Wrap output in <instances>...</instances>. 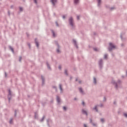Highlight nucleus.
<instances>
[{
  "label": "nucleus",
  "mask_w": 127,
  "mask_h": 127,
  "mask_svg": "<svg viewBox=\"0 0 127 127\" xmlns=\"http://www.w3.org/2000/svg\"><path fill=\"white\" fill-rule=\"evenodd\" d=\"M35 43L36 45V47L38 48V47H39V43H38V41H37V38L35 39Z\"/></svg>",
  "instance_id": "obj_11"
},
{
  "label": "nucleus",
  "mask_w": 127,
  "mask_h": 127,
  "mask_svg": "<svg viewBox=\"0 0 127 127\" xmlns=\"http://www.w3.org/2000/svg\"><path fill=\"white\" fill-rule=\"evenodd\" d=\"M59 69L60 70H61V65H59Z\"/></svg>",
  "instance_id": "obj_45"
},
{
  "label": "nucleus",
  "mask_w": 127,
  "mask_h": 127,
  "mask_svg": "<svg viewBox=\"0 0 127 127\" xmlns=\"http://www.w3.org/2000/svg\"><path fill=\"white\" fill-rule=\"evenodd\" d=\"M55 43L56 45L58 47L56 51L57 53H61V51H60V45H59V44L58 43V41H55Z\"/></svg>",
  "instance_id": "obj_2"
},
{
  "label": "nucleus",
  "mask_w": 127,
  "mask_h": 127,
  "mask_svg": "<svg viewBox=\"0 0 127 127\" xmlns=\"http://www.w3.org/2000/svg\"><path fill=\"white\" fill-rule=\"evenodd\" d=\"M57 102L58 104H60L61 103L60 97L59 96H57Z\"/></svg>",
  "instance_id": "obj_10"
},
{
  "label": "nucleus",
  "mask_w": 127,
  "mask_h": 127,
  "mask_svg": "<svg viewBox=\"0 0 127 127\" xmlns=\"http://www.w3.org/2000/svg\"><path fill=\"white\" fill-rule=\"evenodd\" d=\"M103 104H100V106L101 107V108H102V107H103Z\"/></svg>",
  "instance_id": "obj_51"
},
{
  "label": "nucleus",
  "mask_w": 127,
  "mask_h": 127,
  "mask_svg": "<svg viewBox=\"0 0 127 127\" xmlns=\"http://www.w3.org/2000/svg\"><path fill=\"white\" fill-rule=\"evenodd\" d=\"M9 124H10V125H11V124H12V119H11L9 121Z\"/></svg>",
  "instance_id": "obj_32"
},
{
  "label": "nucleus",
  "mask_w": 127,
  "mask_h": 127,
  "mask_svg": "<svg viewBox=\"0 0 127 127\" xmlns=\"http://www.w3.org/2000/svg\"><path fill=\"white\" fill-rule=\"evenodd\" d=\"M51 2L52 3L53 6H55V4L57 3V0H51Z\"/></svg>",
  "instance_id": "obj_7"
},
{
  "label": "nucleus",
  "mask_w": 127,
  "mask_h": 127,
  "mask_svg": "<svg viewBox=\"0 0 127 127\" xmlns=\"http://www.w3.org/2000/svg\"><path fill=\"white\" fill-rule=\"evenodd\" d=\"M21 59H22V58L21 57H20L19 58V62H21Z\"/></svg>",
  "instance_id": "obj_33"
},
{
  "label": "nucleus",
  "mask_w": 127,
  "mask_h": 127,
  "mask_svg": "<svg viewBox=\"0 0 127 127\" xmlns=\"http://www.w3.org/2000/svg\"><path fill=\"white\" fill-rule=\"evenodd\" d=\"M114 105H117V102L114 101Z\"/></svg>",
  "instance_id": "obj_47"
},
{
  "label": "nucleus",
  "mask_w": 127,
  "mask_h": 127,
  "mask_svg": "<svg viewBox=\"0 0 127 127\" xmlns=\"http://www.w3.org/2000/svg\"><path fill=\"white\" fill-rule=\"evenodd\" d=\"M76 100H77V98H74V101H76Z\"/></svg>",
  "instance_id": "obj_55"
},
{
  "label": "nucleus",
  "mask_w": 127,
  "mask_h": 127,
  "mask_svg": "<svg viewBox=\"0 0 127 127\" xmlns=\"http://www.w3.org/2000/svg\"><path fill=\"white\" fill-rule=\"evenodd\" d=\"M82 106H83V107H85V102L82 101Z\"/></svg>",
  "instance_id": "obj_34"
},
{
  "label": "nucleus",
  "mask_w": 127,
  "mask_h": 127,
  "mask_svg": "<svg viewBox=\"0 0 127 127\" xmlns=\"http://www.w3.org/2000/svg\"><path fill=\"white\" fill-rule=\"evenodd\" d=\"M59 88L61 91V93H62V92H63V89L62 88V84H59Z\"/></svg>",
  "instance_id": "obj_15"
},
{
  "label": "nucleus",
  "mask_w": 127,
  "mask_h": 127,
  "mask_svg": "<svg viewBox=\"0 0 127 127\" xmlns=\"http://www.w3.org/2000/svg\"><path fill=\"white\" fill-rule=\"evenodd\" d=\"M8 15H9V12H8Z\"/></svg>",
  "instance_id": "obj_59"
},
{
  "label": "nucleus",
  "mask_w": 127,
  "mask_h": 127,
  "mask_svg": "<svg viewBox=\"0 0 127 127\" xmlns=\"http://www.w3.org/2000/svg\"><path fill=\"white\" fill-rule=\"evenodd\" d=\"M73 43H74V46L76 48H78V45H77V42L75 40H73Z\"/></svg>",
  "instance_id": "obj_12"
},
{
  "label": "nucleus",
  "mask_w": 127,
  "mask_h": 127,
  "mask_svg": "<svg viewBox=\"0 0 127 127\" xmlns=\"http://www.w3.org/2000/svg\"><path fill=\"white\" fill-rule=\"evenodd\" d=\"M63 110L64 111H67V107L65 106L63 107Z\"/></svg>",
  "instance_id": "obj_28"
},
{
  "label": "nucleus",
  "mask_w": 127,
  "mask_h": 127,
  "mask_svg": "<svg viewBox=\"0 0 127 127\" xmlns=\"http://www.w3.org/2000/svg\"><path fill=\"white\" fill-rule=\"evenodd\" d=\"M107 101V99L106 98V97H104L103 98V102H106Z\"/></svg>",
  "instance_id": "obj_35"
},
{
  "label": "nucleus",
  "mask_w": 127,
  "mask_h": 127,
  "mask_svg": "<svg viewBox=\"0 0 127 127\" xmlns=\"http://www.w3.org/2000/svg\"><path fill=\"white\" fill-rule=\"evenodd\" d=\"M124 117H125V118H127V113H124Z\"/></svg>",
  "instance_id": "obj_38"
},
{
  "label": "nucleus",
  "mask_w": 127,
  "mask_h": 127,
  "mask_svg": "<svg viewBox=\"0 0 127 127\" xmlns=\"http://www.w3.org/2000/svg\"><path fill=\"white\" fill-rule=\"evenodd\" d=\"M93 110L97 112L98 113L99 111L98 110V106L96 105L94 108H93Z\"/></svg>",
  "instance_id": "obj_13"
},
{
  "label": "nucleus",
  "mask_w": 127,
  "mask_h": 127,
  "mask_svg": "<svg viewBox=\"0 0 127 127\" xmlns=\"http://www.w3.org/2000/svg\"><path fill=\"white\" fill-rule=\"evenodd\" d=\"M56 26H59V24H58V22L57 21H56Z\"/></svg>",
  "instance_id": "obj_36"
},
{
  "label": "nucleus",
  "mask_w": 127,
  "mask_h": 127,
  "mask_svg": "<svg viewBox=\"0 0 127 127\" xmlns=\"http://www.w3.org/2000/svg\"><path fill=\"white\" fill-rule=\"evenodd\" d=\"M92 125L93 126V127H97V124L95 123H92Z\"/></svg>",
  "instance_id": "obj_40"
},
{
  "label": "nucleus",
  "mask_w": 127,
  "mask_h": 127,
  "mask_svg": "<svg viewBox=\"0 0 127 127\" xmlns=\"http://www.w3.org/2000/svg\"><path fill=\"white\" fill-rule=\"evenodd\" d=\"M115 9V7H114L110 8L111 10H112V9Z\"/></svg>",
  "instance_id": "obj_44"
},
{
  "label": "nucleus",
  "mask_w": 127,
  "mask_h": 127,
  "mask_svg": "<svg viewBox=\"0 0 127 127\" xmlns=\"http://www.w3.org/2000/svg\"><path fill=\"white\" fill-rule=\"evenodd\" d=\"M75 81L77 82V81H78V78H76Z\"/></svg>",
  "instance_id": "obj_56"
},
{
  "label": "nucleus",
  "mask_w": 127,
  "mask_h": 127,
  "mask_svg": "<svg viewBox=\"0 0 127 127\" xmlns=\"http://www.w3.org/2000/svg\"><path fill=\"white\" fill-rule=\"evenodd\" d=\"M94 35H96V33H94Z\"/></svg>",
  "instance_id": "obj_57"
},
{
  "label": "nucleus",
  "mask_w": 127,
  "mask_h": 127,
  "mask_svg": "<svg viewBox=\"0 0 127 127\" xmlns=\"http://www.w3.org/2000/svg\"><path fill=\"white\" fill-rule=\"evenodd\" d=\"M6 76H7L6 72H5V77H6Z\"/></svg>",
  "instance_id": "obj_53"
},
{
  "label": "nucleus",
  "mask_w": 127,
  "mask_h": 127,
  "mask_svg": "<svg viewBox=\"0 0 127 127\" xmlns=\"http://www.w3.org/2000/svg\"><path fill=\"white\" fill-rule=\"evenodd\" d=\"M8 99L9 102H10V100L11 99V91L10 89L8 90Z\"/></svg>",
  "instance_id": "obj_5"
},
{
  "label": "nucleus",
  "mask_w": 127,
  "mask_h": 127,
  "mask_svg": "<svg viewBox=\"0 0 127 127\" xmlns=\"http://www.w3.org/2000/svg\"><path fill=\"white\" fill-rule=\"evenodd\" d=\"M47 123L48 127H50V125H49V124H51L52 123V120H51V119H49L47 120Z\"/></svg>",
  "instance_id": "obj_9"
},
{
  "label": "nucleus",
  "mask_w": 127,
  "mask_h": 127,
  "mask_svg": "<svg viewBox=\"0 0 127 127\" xmlns=\"http://www.w3.org/2000/svg\"><path fill=\"white\" fill-rule=\"evenodd\" d=\"M11 8H13V5H11Z\"/></svg>",
  "instance_id": "obj_54"
},
{
  "label": "nucleus",
  "mask_w": 127,
  "mask_h": 127,
  "mask_svg": "<svg viewBox=\"0 0 127 127\" xmlns=\"http://www.w3.org/2000/svg\"><path fill=\"white\" fill-rule=\"evenodd\" d=\"M78 89L80 93H81V94H82V95H84V91H83V89H82V88L81 87L79 88Z\"/></svg>",
  "instance_id": "obj_16"
},
{
  "label": "nucleus",
  "mask_w": 127,
  "mask_h": 127,
  "mask_svg": "<svg viewBox=\"0 0 127 127\" xmlns=\"http://www.w3.org/2000/svg\"><path fill=\"white\" fill-rule=\"evenodd\" d=\"M93 83L94 84H95V85L97 84V79L96 78V77L93 78Z\"/></svg>",
  "instance_id": "obj_19"
},
{
  "label": "nucleus",
  "mask_w": 127,
  "mask_h": 127,
  "mask_svg": "<svg viewBox=\"0 0 127 127\" xmlns=\"http://www.w3.org/2000/svg\"><path fill=\"white\" fill-rule=\"evenodd\" d=\"M81 112H82L83 115H85V116H86V117H88V112H87L86 111V110L82 109L81 110Z\"/></svg>",
  "instance_id": "obj_8"
},
{
  "label": "nucleus",
  "mask_w": 127,
  "mask_h": 127,
  "mask_svg": "<svg viewBox=\"0 0 127 127\" xmlns=\"http://www.w3.org/2000/svg\"><path fill=\"white\" fill-rule=\"evenodd\" d=\"M79 84H81L82 83V81L81 80H78Z\"/></svg>",
  "instance_id": "obj_46"
},
{
  "label": "nucleus",
  "mask_w": 127,
  "mask_h": 127,
  "mask_svg": "<svg viewBox=\"0 0 127 127\" xmlns=\"http://www.w3.org/2000/svg\"><path fill=\"white\" fill-rule=\"evenodd\" d=\"M14 117H16V110H15Z\"/></svg>",
  "instance_id": "obj_41"
},
{
  "label": "nucleus",
  "mask_w": 127,
  "mask_h": 127,
  "mask_svg": "<svg viewBox=\"0 0 127 127\" xmlns=\"http://www.w3.org/2000/svg\"><path fill=\"white\" fill-rule=\"evenodd\" d=\"M116 48V46L113 44L112 43H109V47H108V50L109 51L111 52L112 51L113 49H115Z\"/></svg>",
  "instance_id": "obj_3"
},
{
  "label": "nucleus",
  "mask_w": 127,
  "mask_h": 127,
  "mask_svg": "<svg viewBox=\"0 0 127 127\" xmlns=\"http://www.w3.org/2000/svg\"><path fill=\"white\" fill-rule=\"evenodd\" d=\"M98 1V6H100L101 5V0H97Z\"/></svg>",
  "instance_id": "obj_21"
},
{
  "label": "nucleus",
  "mask_w": 127,
  "mask_h": 127,
  "mask_svg": "<svg viewBox=\"0 0 127 127\" xmlns=\"http://www.w3.org/2000/svg\"><path fill=\"white\" fill-rule=\"evenodd\" d=\"M104 58V59H107V58H108V55L105 54Z\"/></svg>",
  "instance_id": "obj_27"
},
{
  "label": "nucleus",
  "mask_w": 127,
  "mask_h": 127,
  "mask_svg": "<svg viewBox=\"0 0 127 127\" xmlns=\"http://www.w3.org/2000/svg\"><path fill=\"white\" fill-rule=\"evenodd\" d=\"M105 122V120L103 118L101 119V123H104Z\"/></svg>",
  "instance_id": "obj_29"
},
{
  "label": "nucleus",
  "mask_w": 127,
  "mask_h": 127,
  "mask_svg": "<svg viewBox=\"0 0 127 127\" xmlns=\"http://www.w3.org/2000/svg\"><path fill=\"white\" fill-rule=\"evenodd\" d=\"M122 83V81H121V80L119 79L118 80V85H121V83Z\"/></svg>",
  "instance_id": "obj_26"
},
{
  "label": "nucleus",
  "mask_w": 127,
  "mask_h": 127,
  "mask_svg": "<svg viewBox=\"0 0 127 127\" xmlns=\"http://www.w3.org/2000/svg\"><path fill=\"white\" fill-rule=\"evenodd\" d=\"M93 50H94V51H98V49H97V48H94Z\"/></svg>",
  "instance_id": "obj_37"
},
{
  "label": "nucleus",
  "mask_w": 127,
  "mask_h": 127,
  "mask_svg": "<svg viewBox=\"0 0 127 127\" xmlns=\"http://www.w3.org/2000/svg\"><path fill=\"white\" fill-rule=\"evenodd\" d=\"M34 2L36 3V4H37V0H34Z\"/></svg>",
  "instance_id": "obj_39"
},
{
  "label": "nucleus",
  "mask_w": 127,
  "mask_h": 127,
  "mask_svg": "<svg viewBox=\"0 0 127 127\" xmlns=\"http://www.w3.org/2000/svg\"><path fill=\"white\" fill-rule=\"evenodd\" d=\"M53 88L54 89H55L56 92H57V87L56 86H53Z\"/></svg>",
  "instance_id": "obj_31"
},
{
  "label": "nucleus",
  "mask_w": 127,
  "mask_h": 127,
  "mask_svg": "<svg viewBox=\"0 0 127 127\" xmlns=\"http://www.w3.org/2000/svg\"><path fill=\"white\" fill-rule=\"evenodd\" d=\"M52 33L53 34V37H56V34H55V32L53 30H51Z\"/></svg>",
  "instance_id": "obj_17"
},
{
  "label": "nucleus",
  "mask_w": 127,
  "mask_h": 127,
  "mask_svg": "<svg viewBox=\"0 0 127 127\" xmlns=\"http://www.w3.org/2000/svg\"><path fill=\"white\" fill-rule=\"evenodd\" d=\"M77 19L79 20V19H80V16H77Z\"/></svg>",
  "instance_id": "obj_42"
},
{
  "label": "nucleus",
  "mask_w": 127,
  "mask_h": 127,
  "mask_svg": "<svg viewBox=\"0 0 127 127\" xmlns=\"http://www.w3.org/2000/svg\"><path fill=\"white\" fill-rule=\"evenodd\" d=\"M120 37H121V39H123V35L122 34L121 35Z\"/></svg>",
  "instance_id": "obj_49"
},
{
  "label": "nucleus",
  "mask_w": 127,
  "mask_h": 127,
  "mask_svg": "<svg viewBox=\"0 0 127 127\" xmlns=\"http://www.w3.org/2000/svg\"><path fill=\"white\" fill-rule=\"evenodd\" d=\"M9 49H10V50H11L12 52H13V53L14 52V51L13 50V48H12L11 47H9Z\"/></svg>",
  "instance_id": "obj_25"
},
{
  "label": "nucleus",
  "mask_w": 127,
  "mask_h": 127,
  "mask_svg": "<svg viewBox=\"0 0 127 127\" xmlns=\"http://www.w3.org/2000/svg\"><path fill=\"white\" fill-rule=\"evenodd\" d=\"M74 4H78L79 3V0H74Z\"/></svg>",
  "instance_id": "obj_20"
},
{
  "label": "nucleus",
  "mask_w": 127,
  "mask_h": 127,
  "mask_svg": "<svg viewBox=\"0 0 127 127\" xmlns=\"http://www.w3.org/2000/svg\"><path fill=\"white\" fill-rule=\"evenodd\" d=\"M122 77H124V76H122Z\"/></svg>",
  "instance_id": "obj_60"
},
{
  "label": "nucleus",
  "mask_w": 127,
  "mask_h": 127,
  "mask_svg": "<svg viewBox=\"0 0 127 127\" xmlns=\"http://www.w3.org/2000/svg\"><path fill=\"white\" fill-rule=\"evenodd\" d=\"M19 11L21 12V11H23V8H22V7H19Z\"/></svg>",
  "instance_id": "obj_23"
},
{
  "label": "nucleus",
  "mask_w": 127,
  "mask_h": 127,
  "mask_svg": "<svg viewBox=\"0 0 127 127\" xmlns=\"http://www.w3.org/2000/svg\"><path fill=\"white\" fill-rule=\"evenodd\" d=\"M46 64H47V66L48 69H49V70H51V67H50V65L49 64L48 62H47Z\"/></svg>",
  "instance_id": "obj_18"
},
{
  "label": "nucleus",
  "mask_w": 127,
  "mask_h": 127,
  "mask_svg": "<svg viewBox=\"0 0 127 127\" xmlns=\"http://www.w3.org/2000/svg\"><path fill=\"white\" fill-rule=\"evenodd\" d=\"M23 1H25V0H22Z\"/></svg>",
  "instance_id": "obj_58"
},
{
  "label": "nucleus",
  "mask_w": 127,
  "mask_h": 127,
  "mask_svg": "<svg viewBox=\"0 0 127 127\" xmlns=\"http://www.w3.org/2000/svg\"><path fill=\"white\" fill-rule=\"evenodd\" d=\"M44 119H45V116H44L41 119V120H40V122H43V121H44Z\"/></svg>",
  "instance_id": "obj_24"
},
{
  "label": "nucleus",
  "mask_w": 127,
  "mask_h": 127,
  "mask_svg": "<svg viewBox=\"0 0 127 127\" xmlns=\"http://www.w3.org/2000/svg\"><path fill=\"white\" fill-rule=\"evenodd\" d=\"M84 127H87V125L86 124H84Z\"/></svg>",
  "instance_id": "obj_52"
},
{
  "label": "nucleus",
  "mask_w": 127,
  "mask_h": 127,
  "mask_svg": "<svg viewBox=\"0 0 127 127\" xmlns=\"http://www.w3.org/2000/svg\"><path fill=\"white\" fill-rule=\"evenodd\" d=\"M112 83L115 86L116 89H118V83H117L115 80H112Z\"/></svg>",
  "instance_id": "obj_6"
},
{
  "label": "nucleus",
  "mask_w": 127,
  "mask_h": 127,
  "mask_svg": "<svg viewBox=\"0 0 127 127\" xmlns=\"http://www.w3.org/2000/svg\"><path fill=\"white\" fill-rule=\"evenodd\" d=\"M28 46H29V48H30V44H28Z\"/></svg>",
  "instance_id": "obj_50"
},
{
  "label": "nucleus",
  "mask_w": 127,
  "mask_h": 127,
  "mask_svg": "<svg viewBox=\"0 0 127 127\" xmlns=\"http://www.w3.org/2000/svg\"><path fill=\"white\" fill-rule=\"evenodd\" d=\"M89 121H90V124H93V120H92V119H90Z\"/></svg>",
  "instance_id": "obj_30"
},
{
  "label": "nucleus",
  "mask_w": 127,
  "mask_h": 127,
  "mask_svg": "<svg viewBox=\"0 0 127 127\" xmlns=\"http://www.w3.org/2000/svg\"><path fill=\"white\" fill-rule=\"evenodd\" d=\"M68 23L69 25H70L72 29H74V28H75V24L74 23V19H73V17H70L69 18Z\"/></svg>",
  "instance_id": "obj_1"
},
{
  "label": "nucleus",
  "mask_w": 127,
  "mask_h": 127,
  "mask_svg": "<svg viewBox=\"0 0 127 127\" xmlns=\"http://www.w3.org/2000/svg\"><path fill=\"white\" fill-rule=\"evenodd\" d=\"M64 74L68 76V70L67 69L64 70Z\"/></svg>",
  "instance_id": "obj_22"
},
{
  "label": "nucleus",
  "mask_w": 127,
  "mask_h": 127,
  "mask_svg": "<svg viewBox=\"0 0 127 127\" xmlns=\"http://www.w3.org/2000/svg\"><path fill=\"white\" fill-rule=\"evenodd\" d=\"M100 69L103 68V59H101L98 63Z\"/></svg>",
  "instance_id": "obj_4"
},
{
  "label": "nucleus",
  "mask_w": 127,
  "mask_h": 127,
  "mask_svg": "<svg viewBox=\"0 0 127 127\" xmlns=\"http://www.w3.org/2000/svg\"><path fill=\"white\" fill-rule=\"evenodd\" d=\"M35 118L36 119L37 117H36V113H35Z\"/></svg>",
  "instance_id": "obj_48"
},
{
  "label": "nucleus",
  "mask_w": 127,
  "mask_h": 127,
  "mask_svg": "<svg viewBox=\"0 0 127 127\" xmlns=\"http://www.w3.org/2000/svg\"><path fill=\"white\" fill-rule=\"evenodd\" d=\"M41 78H42V86H43V85H44V82H45V79L44 78V77H43V76H41Z\"/></svg>",
  "instance_id": "obj_14"
},
{
  "label": "nucleus",
  "mask_w": 127,
  "mask_h": 127,
  "mask_svg": "<svg viewBox=\"0 0 127 127\" xmlns=\"http://www.w3.org/2000/svg\"><path fill=\"white\" fill-rule=\"evenodd\" d=\"M63 19H65V17L64 15H63Z\"/></svg>",
  "instance_id": "obj_43"
}]
</instances>
